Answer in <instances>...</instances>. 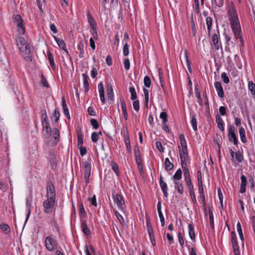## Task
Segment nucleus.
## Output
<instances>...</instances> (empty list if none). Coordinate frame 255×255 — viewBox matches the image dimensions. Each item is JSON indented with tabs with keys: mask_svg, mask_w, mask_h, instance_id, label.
<instances>
[{
	"mask_svg": "<svg viewBox=\"0 0 255 255\" xmlns=\"http://www.w3.org/2000/svg\"><path fill=\"white\" fill-rule=\"evenodd\" d=\"M228 14L232 29L237 39H239L243 45V38L241 34V28L238 14L233 3L228 6Z\"/></svg>",
	"mask_w": 255,
	"mask_h": 255,
	"instance_id": "obj_1",
	"label": "nucleus"
},
{
	"mask_svg": "<svg viewBox=\"0 0 255 255\" xmlns=\"http://www.w3.org/2000/svg\"><path fill=\"white\" fill-rule=\"evenodd\" d=\"M42 203L43 211L48 215H51L54 210L56 199L46 198Z\"/></svg>",
	"mask_w": 255,
	"mask_h": 255,
	"instance_id": "obj_2",
	"label": "nucleus"
},
{
	"mask_svg": "<svg viewBox=\"0 0 255 255\" xmlns=\"http://www.w3.org/2000/svg\"><path fill=\"white\" fill-rule=\"evenodd\" d=\"M44 243L46 249L50 252L54 251L58 245V242L56 237L53 234H51L45 238Z\"/></svg>",
	"mask_w": 255,
	"mask_h": 255,
	"instance_id": "obj_3",
	"label": "nucleus"
},
{
	"mask_svg": "<svg viewBox=\"0 0 255 255\" xmlns=\"http://www.w3.org/2000/svg\"><path fill=\"white\" fill-rule=\"evenodd\" d=\"M19 51L26 61L32 60V55L29 44L27 43L19 49Z\"/></svg>",
	"mask_w": 255,
	"mask_h": 255,
	"instance_id": "obj_4",
	"label": "nucleus"
},
{
	"mask_svg": "<svg viewBox=\"0 0 255 255\" xmlns=\"http://www.w3.org/2000/svg\"><path fill=\"white\" fill-rule=\"evenodd\" d=\"M235 131L236 128L234 126H229L228 134L229 140L230 142H233L235 145H237L238 143V139L235 134Z\"/></svg>",
	"mask_w": 255,
	"mask_h": 255,
	"instance_id": "obj_5",
	"label": "nucleus"
},
{
	"mask_svg": "<svg viewBox=\"0 0 255 255\" xmlns=\"http://www.w3.org/2000/svg\"><path fill=\"white\" fill-rule=\"evenodd\" d=\"M46 198L56 199L55 187L51 181H48L46 187Z\"/></svg>",
	"mask_w": 255,
	"mask_h": 255,
	"instance_id": "obj_6",
	"label": "nucleus"
},
{
	"mask_svg": "<svg viewBox=\"0 0 255 255\" xmlns=\"http://www.w3.org/2000/svg\"><path fill=\"white\" fill-rule=\"evenodd\" d=\"M84 168V178L87 183L89 182V177L91 175V163L88 161L83 162Z\"/></svg>",
	"mask_w": 255,
	"mask_h": 255,
	"instance_id": "obj_7",
	"label": "nucleus"
},
{
	"mask_svg": "<svg viewBox=\"0 0 255 255\" xmlns=\"http://www.w3.org/2000/svg\"><path fill=\"white\" fill-rule=\"evenodd\" d=\"M42 125L44 135L45 137L48 138L50 137L52 129L51 128L48 121L42 122Z\"/></svg>",
	"mask_w": 255,
	"mask_h": 255,
	"instance_id": "obj_8",
	"label": "nucleus"
},
{
	"mask_svg": "<svg viewBox=\"0 0 255 255\" xmlns=\"http://www.w3.org/2000/svg\"><path fill=\"white\" fill-rule=\"evenodd\" d=\"M231 236H232V247L233 249V251L235 254H238L239 252H240L239 251V246L238 244L237 239L236 237V234L235 232H232L231 233Z\"/></svg>",
	"mask_w": 255,
	"mask_h": 255,
	"instance_id": "obj_9",
	"label": "nucleus"
},
{
	"mask_svg": "<svg viewBox=\"0 0 255 255\" xmlns=\"http://www.w3.org/2000/svg\"><path fill=\"white\" fill-rule=\"evenodd\" d=\"M114 202L117 204L120 209H123V206L125 204L124 200L122 196L119 194H116L112 195Z\"/></svg>",
	"mask_w": 255,
	"mask_h": 255,
	"instance_id": "obj_10",
	"label": "nucleus"
},
{
	"mask_svg": "<svg viewBox=\"0 0 255 255\" xmlns=\"http://www.w3.org/2000/svg\"><path fill=\"white\" fill-rule=\"evenodd\" d=\"M214 86L217 90L218 96L220 98H223L224 96V92L221 83L219 82H216L214 83Z\"/></svg>",
	"mask_w": 255,
	"mask_h": 255,
	"instance_id": "obj_11",
	"label": "nucleus"
},
{
	"mask_svg": "<svg viewBox=\"0 0 255 255\" xmlns=\"http://www.w3.org/2000/svg\"><path fill=\"white\" fill-rule=\"evenodd\" d=\"M230 152L232 158L234 157L235 155L236 160L239 162H242L244 159L243 155L239 152H235L232 149L230 150Z\"/></svg>",
	"mask_w": 255,
	"mask_h": 255,
	"instance_id": "obj_12",
	"label": "nucleus"
},
{
	"mask_svg": "<svg viewBox=\"0 0 255 255\" xmlns=\"http://www.w3.org/2000/svg\"><path fill=\"white\" fill-rule=\"evenodd\" d=\"M53 38L56 41L58 46L62 49L64 50L66 52V53L69 55L68 51L66 48L64 41L62 39L58 38L56 36H53Z\"/></svg>",
	"mask_w": 255,
	"mask_h": 255,
	"instance_id": "obj_13",
	"label": "nucleus"
},
{
	"mask_svg": "<svg viewBox=\"0 0 255 255\" xmlns=\"http://www.w3.org/2000/svg\"><path fill=\"white\" fill-rule=\"evenodd\" d=\"M179 150L181 160L189 159V155L187 148H184L181 149H179Z\"/></svg>",
	"mask_w": 255,
	"mask_h": 255,
	"instance_id": "obj_14",
	"label": "nucleus"
},
{
	"mask_svg": "<svg viewBox=\"0 0 255 255\" xmlns=\"http://www.w3.org/2000/svg\"><path fill=\"white\" fill-rule=\"evenodd\" d=\"M212 40L215 49L219 50L221 47V44L219 41V37L216 33L213 34L212 37Z\"/></svg>",
	"mask_w": 255,
	"mask_h": 255,
	"instance_id": "obj_15",
	"label": "nucleus"
},
{
	"mask_svg": "<svg viewBox=\"0 0 255 255\" xmlns=\"http://www.w3.org/2000/svg\"><path fill=\"white\" fill-rule=\"evenodd\" d=\"M52 133V137L54 138L53 141V143L56 145L59 140V131L57 128H53L51 131Z\"/></svg>",
	"mask_w": 255,
	"mask_h": 255,
	"instance_id": "obj_16",
	"label": "nucleus"
},
{
	"mask_svg": "<svg viewBox=\"0 0 255 255\" xmlns=\"http://www.w3.org/2000/svg\"><path fill=\"white\" fill-rule=\"evenodd\" d=\"M216 122L217 124L218 128L221 130L224 131V123L221 117L219 115H217L216 116Z\"/></svg>",
	"mask_w": 255,
	"mask_h": 255,
	"instance_id": "obj_17",
	"label": "nucleus"
},
{
	"mask_svg": "<svg viewBox=\"0 0 255 255\" xmlns=\"http://www.w3.org/2000/svg\"><path fill=\"white\" fill-rule=\"evenodd\" d=\"M16 45L18 49L24 46L27 42L26 41L25 39L23 37H18L16 39Z\"/></svg>",
	"mask_w": 255,
	"mask_h": 255,
	"instance_id": "obj_18",
	"label": "nucleus"
},
{
	"mask_svg": "<svg viewBox=\"0 0 255 255\" xmlns=\"http://www.w3.org/2000/svg\"><path fill=\"white\" fill-rule=\"evenodd\" d=\"M78 49L79 50V57H84V44L82 40L80 41L78 44Z\"/></svg>",
	"mask_w": 255,
	"mask_h": 255,
	"instance_id": "obj_19",
	"label": "nucleus"
},
{
	"mask_svg": "<svg viewBox=\"0 0 255 255\" xmlns=\"http://www.w3.org/2000/svg\"><path fill=\"white\" fill-rule=\"evenodd\" d=\"M82 76L83 77V84L85 91V92H87L89 90V84L88 80V76L85 73L82 74Z\"/></svg>",
	"mask_w": 255,
	"mask_h": 255,
	"instance_id": "obj_20",
	"label": "nucleus"
},
{
	"mask_svg": "<svg viewBox=\"0 0 255 255\" xmlns=\"http://www.w3.org/2000/svg\"><path fill=\"white\" fill-rule=\"evenodd\" d=\"M81 228L82 231L86 235H89L90 234V231L87 226L86 220H82L81 222Z\"/></svg>",
	"mask_w": 255,
	"mask_h": 255,
	"instance_id": "obj_21",
	"label": "nucleus"
},
{
	"mask_svg": "<svg viewBox=\"0 0 255 255\" xmlns=\"http://www.w3.org/2000/svg\"><path fill=\"white\" fill-rule=\"evenodd\" d=\"M208 214H209L210 226H211V228L213 230H214V218H213V214L212 207H208Z\"/></svg>",
	"mask_w": 255,
	"mask_h": 255,
	"instance_id": "obj_22",
	"label": "nucleus"
},
{
	"mask_svg": "<svg viewBox=\"0 0 255 255\" xmlns=\"http://www.w3.org/2000/svg\"><path fill=\"white\" fill-rule=\"evenodd\" d=\"M62 106L64 114L67 117V118L69 119L70 117L68 109L67 107L66 101L64 97L62 99Z\"/></svg>",
	"mask_w": 255,
	"mask_h": 255,
	"instance_id": "obj_23",
	"label": "nucleus"
},
{
	"mask_svg": "<svg viewBox=\"0 0 255 255\" xmlns=\"http://www.w3.org/2000/svg\"><path fill=\"white\" fill-rule=\"evenodd\" d=\"M174 183L175 185V188L177 190L178 192L182 194L184 191L182 183L179 181H174Z\"/></svg>",
	"mask_w": 255,
	"mask_h": 255,
	"instance_id": "obj_24",
	"label": "nucleus"
},
{
	"mask_svg": "<svg viewBox=\"0 0 255 255\" xmlns=\"http://www.w3.org/2000/svg\"><path fill=\"white\" fill-rule=\"evenodd\" d=\"M240 136L241 137V141L243 143H246L247 142V139L246 136V132L245 130L243 127H240L239 130Z\"/></svg>",
	"mask_w": 255,
	"mask_h": 255,
	"instance_id": "obj_25",
	"label": "nucleus"
},
{
	"mask_svg": "<svg viewBox=\"0 0 255 255\" xmlns=\"http://www.w3.org/2000/svg\"><path fill=\"white\" fill-rule=\"evenodd\" d=\"M87 17L88 22L89 23L91 27H93L95 26L96 24L95 20L89 10L87 12Z\"/></svg>",
	"mask_w": 255,
	"mask_h": 255,
	"instance_id": "obj_26",
	"label": "nucleus"
},
{
	"mask_svg": "<svg viewBox=\"0 0 255 255\" xmlns=\"http://www.w3.org/2000/svg\"><path fill=\"white\" fill-rule=\"evenodd\" d=\"M213 8L222 7L224 4V0H212Z\"/></svg>",
	"mask_w": 255,
	"mask_h": 255,
	"instance_id": "obj_27",
	"label": "nucleus"
},
{
	"mask_svg": "<svg viewBox=\"0 0 255 255\" xmlns=\"http://www.w3.org/2000/svg\"><path fill=\"white\" fill-rule=\"evenodd\" d=\"M182 173V172L181 169H178L174 174V176L171 178L172 179H173L174 181H177V180H179L181 178Z\"/></svg>",
	"mask_w": 255,
	"mask_h": 255,
	"instance_id": "obj_28",
	"label": "nucleus"
},
{
	"mask_svg": "<svg viewBox=\"0 0 255 255\" xmlns=\"http://www.w3.org/2000/svg\"><path fill=\"white\" fill-rule=\"evenodd\" d=\"M124 137L125 142V144L127 146V148L128 151L129 152H131V147H130V144L129 137L128 135V133H127L126 134H125L124 135Z\"/></svg>",
	"mask_w": 255,
	"mask_h": 255,
	"instance_id": "obj_29",
	"label": "nucleus"
},
{
	"mask_svg": "<svg viewBox=\"0 0 255 255\" xmlns=\"http://www.w3.org/2000/svg\"><path fill=\"white\" fill-rule=\"evenodd\" d=\"M160 186L161 188V190L163 193V195L164 197H168V193H167V186L165 182L164 181H162L161 183H160Z\"/></svg>",
	"mask_w": 255,
	"mask_h": 255,
	"instance_id": "obj_30",
	"label": "nucleus"
},
{
	"mask_svg": "<svg viewBox=\"0 0 255 255\" xmlns=\"http://www.w3.org/2000/svg\"><path fill=\"white\" fill-rule=\"evenodd\" d=\"M189 229V235L191 240H194L195 237V232H194V227L192 224H189L188 225Z\"/></svg>",
	"mask_w": 255,
	"mask_h": 255,
	"instance_id": "obj_31",
	"label": "nucleus"
},
{
	"mask_svg": "<svg viewBox=\"0 0 255 255\" xmlns=\"http://www.w3.org/2000/svg\"><path fill=\"white\" fill-rule=\"evenodd\" d=\"M77 138H78V147L82 146L83 143V134L81 131L78 130L77 131Z\"/></svg>",
	"mask_w": 255,
	"mask_h": 255,
	"instance_id": "obj_32",
	"label": "nucleus"
},
{
	"mask_svg": "<svg viewBox=\"0 0 255 255\" xmlns=\"http://www.w3.org/2000/svg\"><path fill=\"white\" fill-rule=\"evenodd\" d=\"M165 168L166 170H170L173 168V164L170 162L168 158H166L165 160Z\"/></svg>",
	"mask_w": 255,
	"mask_h": 255,
	"instance_id": "obj_33",
	"label": "nucleus"
},
{
	"mask_svg": "<svg viewBox=\"0 0 255 255\" xmlns=\"http://www.w3.org/2000/svg\"><path fill=\"white\" fill-rule=\"evenodd\" d=\"M107 94L108 99L112 101L114 98V95L113 92V88L111 85L108 86L107 89Z\"/></svg>",
	"mask_w": 255,
	"mask_h": 255,
	"instance_id": "obj_34",
	"label": "nucleus"
},
{
	"mask_svg": "<svg viewBox=\"0 0 255 255\" xmlns=\"http://www.w3.org/2000/svg\"><path fill=\"white\" fill-rule=\"evenodd\" d=\"M59 117H60V113H59L58 109L56 108V109H55V110H54V111L52 114V118H54V122L57 123L59 119Z\"/></svg>",
	"mask_w": 255,
	"mask_h": 255,
	"instance_id": "obj_35",
	"label": "nucleus"
},
{
	"mask_svg": "<svg viewBox=\"0 0 255 255\" xmlns=\"http://www.w3.org/2000/svg\"><path fill=\"white\" fill-rule=\"evenodd\" d=\"M206 24H207V29H208V33L209 34H210V31H211V27H212V19L211 17H207L206 18Z\"/></svg>",
	"mask_w": 255,
	"mask_h": 255,
	"instance_id": "obj_36",
	"label": "nucleus"
},
{
	"mask_svg": "<svg viewBox=\"0 0 255 255\" xmlns=\"http://www.w3.org/2000/svg\"><path fill=\"white\" fill-rule=\"evenodd\" d=\"M148 231V234L149 236V238H150V240L152 245L153 246H155L156 242L155 240L153 230H150V229H149V231Z\"/></svg>",
	"mask_w": 255,
	"mask_h": 255,
	"instance_id": "obj_37",
	"label": "nucleus"
},
{
	"mask_svg": "<svg viewBox=\"0 0 255 255\" xmlns=\"http://www.w3.org/2000/svg\"><path fill=\"white\" fill-rule=\"evenodd\" d=\"M191 124L192 125L193 129L194 130L196 131L197 130V121L196 119L195 115H193L192 116V119L191 121Z\"/></svg>",
	"mask_w": 255,
	"mask_h": 255,
	"instance_id": "obj_38",
	"label": "nucleus"
},
{
	"mask_svg": "<svg viewBox=\"0 0 255 255\" xmlns=\"http://www.w3.org/2000/svg\"><path fill=\"white\" fill-rule=\"evenodd\" d=\"M129 91L131 94V99L132 100H135L137 98V96L134 88L132 87H129Z\"/></svg>",
	"mask_w": 255,
	"mask_h": 255,
	"instance_id": "obj_39",
	"label": "nucleus"
},
{
	"mask_svg": "<svg viewBox=\"0 0 255 255\" xmlns=\"http://www.w3.org/2000/svg\"><path fill=\"white\" fill-rule=\"evenodd\" d=\"M248 87L252 94L255 95V84L252 81H249L248 83Z\"/></svg>",
	"mask_w": 255,
	"mask_h": 255,
	"instance_id": "obj_40",
	"label": "nucleus"
},
{
	"mask_svg": "<svg viewBox=\"0 0 255 255\" xmlns=\"http://www.w3.org/2000/svg\"><path fill=\"white\" fill-rule=\"evenodd\" d=\"M189 194H190L191 199L192 202L194 204L196 203L197 200L196 199V197H195V193H194V188L189 189Z\"/></svg>",
	"mask_w": 255,
	"mask_h": 255,
	"instance_id": "obj_41",
	"label": "nucleus"
},
{
	"mask_svg": "<svg viewBox=\"0 0 255 255\" xmlns=\"http://www.w3.org/2000/svg\"><path fill=\"white\" fill-rule=\"evenodd\" d=\"M128 43H127V40H126L123 47V54L125 56H127L128 55Z\"/></svg>",
	"mask_w": 255,
	"mask_h": 255,
	"instance_id": "obj_42",
	"label": "nucleus"
},
{
	"mask_svg": "<svg viewBox=\"0 0 255 255\" xmlns=\"http://www.w3.org/2000/svg\"><path fill=\"white\" fill-rule=\"evenodd\" d=\"M13 22L16 23L17 25L22 23V19L21 16L19 14L16 15L13 19Z\"/></svg>",
	"mask_w": 255,
	"mask_h": 255,
	"instance_id": "obj_43",
	"label": "nucleus"
},
{
	"mask_svg": "<svg viewBox=\"0 0 255 255\" xmlns=\"http://www.w3.org/2000/svg\"><path fill=\"white\" fill-rule=\"evenodd\" d=\"M0 229L3 232H10V230L9 226L6 224H2L0 225Z\"/></svg>",
	"mask_w": 255,
	"mask_h": 255,
	"instance_id": "obj_44",
	"label": "nucleus"
},
{
	"mask_svg": "<svg viewBox=\"0 0 255 255\" xmlns=\"http://www.w3.org/2000/svg\"><path fill=\"white\" fill-rule=\"evenodd\" d=\"M40 77L41 78V82H40L41 84L43 86V87L48 88L49 87V85L47 82L46 79L44 77L43 74L41 73Z\"/></svg>",
	"mask_w": 255,
	"mask_h": 255,
	"instance_id": "obj_45",
	"label": "nucleus"
},
{
	"mask_svg": "<svg viewBox=\"0 0 255 255\" xmlns=\"http://www.w3.org/2000/svg\"><path fill=\"white\" fill-rule=\"evenodd\" d=\"M185 61L186 63L187 68H188V70L189 71V72H191V68L190 66L189 60L188 59L187 52L186 50H185Z\"/></svg>",
	"mask_w": 255,
	"mask_h": 255,
	"instance_id": "obj_46",
	"label": "nucleus"
},
{
	"mask_svg": "<svg viewBox=\"0 0 255 255\" xmlns=\"http://www.w3.org/2000/svg\"><path fill=\"white\" fill-rule=\"evenodd\" d=\"M41 122L48 121V117L45 110H42L41 111Z\"/></svg>",
	"mask_w": 255,
	"mask_h": 255,
	"instance_id": "obj_47",
	"label": "nucleus"
},
{
	"mask_svg": "<svg viewBox=\"0 0 255 255\" xmlns=\"http://www.w3.org/2000/svg\"><path fill=\"white\" fill-rule=\"evenodd\" d=\"M144 85L147 88H149L150 86L151 80L150 78L147 76H145L144 78Z\"/></svg>",
	"mask_w": 255,
	"mask_h": 255,
	"instance_id": "obj_48",
	"label": "nucleus"
},
{
	"mask_svg": "<svg viewBox=\"0 0 255 255\" xmlns=\"http://www.w3.org/2000/svg\"><path fill=\"white\" fill-rule=\"evenodd\" d=\"M160 118L162 120L163 123H166L167 122V114L166 112H161L160 114Z\"/></svg>",
	"mask_w": 255,
	"mask_h": 255,
	"instance_id": "obj_49",
	"label": "nucleus"
},
{
	"mask_svg": "<svg viewBox=\"0 0 255 255\" xmlns=\"http://www.w3.org/2000/svg\"><path fill=\"white\" fill-rule=\"evenodd\" d=\"M90 123L94 129H97L99 127V123L97 120L92 119L90 121Z\"/></svg>",
	"mask_w": 255,
	"mask_h": 255,
	"instance_id": "obj_50",
	"label": "nucleus"
},
{
	"mask_svg": "<svg viewBox=\"0 0 255 255\" xmlns=\"http://www.w3.org/2000/svg\"><path fill=\"white\" fill-rule=\"evenodd\" d=\"M187 161H188V160H181V166L183 170V171L189 170V169L187 167Z\"/></svg>",
	"mask_w": 255,
	"mask_h": 255,
	"instance_id": "obj_51",
	"label": "nucleus"
},
{
	"mask_svg": "<svg viewBox=\"0 0 255 255\" xmlns=\"http://www.w3.org/2000/svg\"><path fill=\"white\" fill-rule=\"evenodd\" d=\"M17 28H18V32L20 34H24V33H25V28H24L23 25L22 24V23H21V24H19V25H17Z\"/></svg>",
	"mask_w": 255,
	"mask_h": 255,
	"instance_id": "obj_52",
	"label": "nucleus"
},
{
	"mask_svg": "<svg viewBox=\"0 0 255 255\" xmlns=\"http://www.w3.org/2000/svg\"><path fill=\"white\" fill-rule=\"evenodd\" d=\"M115 215L117 218L118 219V220L121 224H123L125 222V220L123 216L118 211L115 212Z\"/></svg>",
	"mask_w": 255,
	"mask_h": 255,
	"instance_id": "obj_53",
	"label": "nucleus"
},
{
	"mask_svg": "<svg viewBox=\"0 0 255 255\" xmlns=\"http://www.w3.org/2000/svg\"><path fill=\"white\" fill-rule=\"evenodd\" d=\"M201 199V201L203 204V207L204 211L205 214L207 215V207L206 205V202H205V196L200 197Z\"/></svg>",
	"mask_w": 255,
	"mask_h": 255,
	"instance_id": "obj_54",
	"label": "nucleus"
},
{
	"mask_svg": "<svg viewBox=\"0 0 255 255\" xmlns=\"http://www.w3.org/2000/svg\"><path fill=\"white\" fill-rule=\"evenodd\" d=\"M221 77L223 80V82L226 84H228L230 82L229 77L226 75L225 73H222L221 74Z\"/></svg>",
	"mask_w": 255,
	"mask_h": 255,
	"instance_id": "obj_55",
	"label": "nucleus"
},
{
	"mask_svg": "<svg viewBox=\"0 0 255 255\" xmlns=\"http://www.w3.org/2000/svg\"><path fill=\"white\" fill-rule=\"evenodd\" d=\"M91 139L93 142L96 143L98 140V134L96 132H94L92 133Z\"/></svg>",
	"mask_w": 255,
	"mask_h": 255,
	"instance_id": "obj_56",
	"label": "nucleus"
},
{
	"mask_svg": "<svg viewBox=\"0 0 255 255\" xmlns=\"http://www.w3.org/2000/svg\"><path fill=\"white\" fill-rule=\"evenodd\" d=\"M133 107L134 109L138 112L139 110V102L138 100H136L133 102Z\"/></svg>",
	"mask_w": 255,
	"mask_h": 255,
	"instance_id": "obj_57",
	"label": "nucleus"
},
{
	"mask_svg": "<svg viewBox=\"0 0 255 255\" xmlns=\"http://www.w3.org/2000/svg\"><path fill=\"white\" fill-rule=\"evenodd\" d=\"M191 24H192L191 28H192V30L193 33V35L195 36V34H196V29L195 24L194 23V22L193 20V18L192 16L191 17Z\"/></svg>",
	"mask_w": 255,
	"mask_h": 255,
	"instance_id": "obj_58",
	"label": "nucleus"
},
{
	"mask_svg": "<svg viewBox=\"0 0 255 255\" xmlns=\"http://www.w3.org/2000/svg\"><path fill=\"white\" fill-rule=\"evenodd\" d=\"M78 147L80 149V154L81 156H83L86 154L87 151V149L85 147H83L82 146H80Z\"/></svg>",
	"mask_w": 255,
	"mask_h": 255,
	"instance_id": "obj_59",
	"label": "nucleus"
},
{
	"mask_svg": "<svg viewBox=\"0 0 255 255\" xmlns=\"http://www.w3.org/2000/svg\"><path fill=\"white\" fill-rule=\"evenodd\" d=\"M156 148L161 152L164 151V148L162 146L161 142L160 141H157L156 142Z\"/></svg>",
	"mask_w": 255,
	"mask_h": 255,
	"instance_id": "obj_60",
	"label": "nucleus"
},
{
	"mask_svg": "<svg viewBox=\"0 0 255 255\" xmlns=\"http://www.w3.org/2000/svg\"><path fill=\"white\" fill-rule=\"evenodd\" d=\"M112 169L115 172L117 175H119V167L116 163H113L112 164Z\"/></svg>",
	"mask_w": 255,
	"mask_h": 255,
	"instance_id": "obj_61",
	"label": "nucleus"
},
{
	"mask_svg": "<svg viewBox=\"0 0 255 255\" xmlns=\"http://www.w3.org/2000/svg\"><path fill=\"white\" fill-rule=\"evenodd\" d=\"M124 66L127 70H128L130 68V62L128 59L126 58L124 60Z\"/></svg>",
	"mask_w": 255,
	"mask_h": 255,
	"instance_id": "obj_62",
	"label": "nucleus"
},
{
	"mask_svg": "<svg viewBox=\"0 0 255 255\" xmlns=\"http://www.w3.org/2000/svg\"><path fill=\"white\" fill-rule=\"evenodd\" d=\"M219 111L220 114L222 116H225L226 115V109L225 107L221 106L219 108Z\"/></svg>",
	"mask_w": 255,
	"mask_h": 255,
	"instance_id": "obj_63",
	"label": "nucleus"
},
{
	"mask_svg": "<svg viewBox=\"0 0 255 255\" xmlns=\"http://www.w3.org/2000/svg\"><path fill=\"white\" fill-rule=\"evenodd\" d=\"M91 77L93 78H95L97 74H98V72H97V69L95 68V67H93L92 70H91Z\"/></svg>",
	"mask_w": 255,
	"mask_h": 255,
	"instance_id": "obj_64",
	"label": "nucleus"
}]
</instances>
